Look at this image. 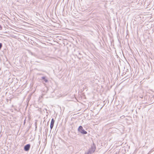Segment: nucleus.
Wrapping results in <instances>:
<instances>
[{
  "label": "nucleus",
  "mask_w": 154,
  "mask_h": 154,
  "mask_svg": "<svg viewBox=\"0 0 154 154\" xmlns=\"http://www.w3.org/2000/svg\"><path fill=\"white\" fill-rule=\"evenodd\" d=\"M78 131L82 134H87V132L85 131L81 126H79L78 128Z\"/></svg>",
  "instance_id": "f257e3e1"
},
{
  "label": "nucleus",
  "mask_w": 154,
  "mask_h": 154,
  "mask_svg": "<svg viewBox=\"0 0 154 154\" xmlns=\"http://www.w3.org/2000/svg\"><path fill=\"white\" fill-rule=\"evenodd\" d=\"M96 147L94 145H92L91 148L88 150L91 154L93 153L95 151Z\"/></svg>",
  "instance_id": "f03ea898"
},
{
  "label": "nucleus",
  "mask_w": 154,
  "mask_h": 154,
  "mask_svg": "<svg viewBox=\"0 0 154 154\" xmlns=\"http://www.w3.org/2000/svg\"><path fill=\"white\" fill-rule=\"evenodd\" d=\"M30 144H27L24 147V150L26 151H28L30 148Z\"/></svg>",
  "instance_id": "7ed1b4c3"
},
{
  "label": "nucleus",
  "mask_w": 154,
  "mask_h": 154,
  "mask_svg": "<svg viewBox=\"0 0 154 154\" xmlns=\"http://www.w3.org/2000/svg\"><path fill=\"white\" fill-rule=\"evenodd\" d=\"M42 79L45 82H48V80L47 79H46L45 77H42Z\"/></svg>",
  "instance_id": "20e7f679"
},
{
  "label": "nucleus",
  "mask_w": 154,
  "mask_h": 154,
  "mask_svg": "<svg viewBox=\"0 0 154 154\" xmlns=\"http://www.w3.org/2000/svg\"><path fill=\"white\" fill-rule=\"evenodd\" d=\"M54 119H52L51 120V125H54Z\"/></svg>",
  "instance_id": "39448f33"
},
{
  "label": "nucleus",
  "mask_w": 154,
  "mask_h": 154,
  "mask_svg": "<svg viewBox=\"0 0 154 154\" xmlns=\"http://www.w3.org/2000/svg\"><path fill=\"white\" fill-rule=\"evenodd\" d=\"M85 154H91V153L90 152L89 150L87 152H85Z\"/></svg>",
  "instance_id": "423d86ee"
},
{
  "label": "nucleus",
  "mask_w": 154,
  "mask_h": 154,
  "mask_svg": "<svg viewBox=\"0 0 154 154\" xmlns=\"http://www.w3.org/2000/svg\"><path fill=\"white\" fill-rule=\"evenodd\" d=\"M53 126H54V125H50V128H51V130L52 129Z\"/></svg>",
  "instance_id": "0eeeda50"
},
{
  "label": "nucleus",
  "mask_w": 154,
  "mask_h": 154,
  "mask_svg": "<svg viewBox=\"0 0 154 154\" xmlns=\"http://www.w3.org/2000/svg\"><path fill=\"white\" fill-rule=\"evenodd\" d=\"M2 47V44L1 43H0V49Z\"/></svg>",
  "instance_id": "6e6552de"
},
{
  "label": "nucleus",
  "mask_w": 154,
  "mask_h": 154,
  "mask_svg": "<svg viewBox=\"0 0 154 154\" xmlns=\"http://www.w3.org/2000/svg\"><path fill=\"white\" fill-rule=\"evenodd\" d=\"M2 29V27L0 25V30H1Z\"/></svg>",
  "instance_id": "1a4fd4ad"
}]
</instances>
